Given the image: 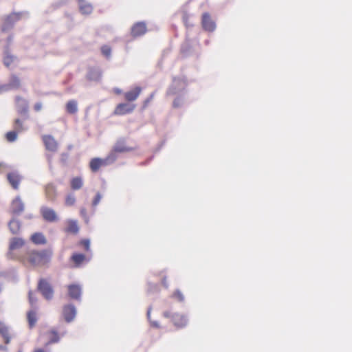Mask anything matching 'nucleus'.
Returning <instances> with one entry per match:
<instances>
[{
    "label": "nucleus",
    "mask_w": 352,
    "mask_h": 352,
    "mask_svg": "<svg viewBox=\"0 0 352 352\" xmlns=\"http://www.w3.org/2000/svg\"><path fill=\"white\" fill-rule=\"evenodd\" d=\"M52 251L45 249L42 250H29L18 256L17 260L24 265L32 267H44L50 262Z\"/></svg>",
    "instance_id": "1"
},
{
    "label": "nucleus",
    "mask_w": 352,
    "mask_h": 352,
    "mask_svg": "<svg viewBox=\"0 0 352 352\" xmlns=\"http://www.w3.org/2000/svg\"><path fill=\"white\" fill-rule=\"evenodd\" d=\"M116 160L114 155H110L105 159L99 157L92 158L89 162V168L93 173H96L99 170L101 167L106 166L111 162H113Z\"/></svg>",
    "instance_id": "2"
},
{
    "label": "nucleus",
    "mask_w": 352,
    "mask_h": 352,
    "mask_svg": "<svg viewBox=\"0 0 352 352\" xmlns=\"http://www.w3.org/2000/svg\"><path fill=\"white\" fill-rule=\"evenodd\" d=\"M37 289L46 300H51L53 298V288L46 279L41 278L38 280Z\"/></svg>",
    "instance_id": "3"
},
{
    "label": "nucleus",
    "mask_w": 352,
    "mask_h": 352,
    "mask_svg": "<svg viewBox=\"0 0 352 352\" xmlns=\"http://www.w3.org/2000/svg\"><path fill=\"white\" fill-rule=\"evenodd\" d=\"M163 316L165 318H170L172 322L177 328L184 327L188 324V319L183 314H175L172 315L170 311H164Z\"/></svg>",
    "instance_id": "4"
},
{
    "label": "nucleus",
    "mask_w": 352,
    "mask_h": 352,
    "mask_svg": "<svg viewBox=\"0 0 352 352\" xmlns=\"http://www.w3.org/2000/svg\"><path fill=\"white\" fill-rule=\"evenodd\" d=\"M63 335L64 333H59L55 328H52L47 330L43 333V336L47 340L45 346L59 342Z\"/></svg>",
    "instance_id": "5"
},
{
    "label": "nucleus",
    "mask_w": 352,
    "mask_h": 352,
    "mask_svg": "<svg viewBox=\"0 0 352 352\" xmlns=\"http://www.w3.org/2000/svg\"><path fill=\"white\" fill-rule=\"evenodd\" d=\"M25 245V241L22 238L14 237L10 241L9 251L8 256L10 258L17 259L18 256H15L14 251L22 248Z\"/></svg>",
    "instance_id": "6"
},
{
    "label": "nucleus",
    "mask_w": 352,
    "mask_h": 352,
    "mask_svg": "<svg viewBox=\"0 0 352 352\" xmlns=\"http://www.w3.org/2000/svg\"><path fill=\"white\" fill-rule=\"evenodd\" d=\"M201 25L206 32H212L216 28V23L208 12H204L201 16Z\"/></svg>",
    "instance_id": "7"
},
{
    "label": "nucleus",
    "mask_w": 352,
    "mask_h": 352,
    "mask_svg": "<svg viewBox=\"0 0 352 352\" xmlns=\"http://www.w3.org/2000/svg\"><path fill=\"white\" fill-rule=\"evenodd\" d=\"M135 109V104L130 103H120L118 104L114 111L113 115L116 116H123L132 113Z\"/></svg>",
    "instance_id": "8"
},
{
    "label": "nucleus",
    "mask_w": 352,
    "mask_h": 352,
    "mask_svg": "<svg viewBox=\"0 0 352 352\" xmlns=\"http://www.w3.org/2000/svg\"><path fill=\"white\" fill-rule=\"evenodd\" d=\"M42 140L45 149L48 151L55 153L58 151V143L53 136L50 135H44L42 137Z\"/></svg>",
    "instance_id": "9"
},
{
    "label": "nucleus",
    "mask_w": 352,
    "mask_h": 352,
    "mask_svg": "<svg viewBox=\"0 0 352 352\" xmlns=\"http://www.w3.org/2000/svg\"><path fill=\"white\" fill-rule=\"evenodd\" d=\"M41 213L43 218L48 222H54L58 221V217L54 210L48 207H42Z\"/></svg>",
    "instance_id": "10"
},
{
    "label": "nucleus",
    "mask_w": 352,
    "mask_h": 352,
    "mask_svg": "<svg viewBox=\"0 0 352 352\" xmlns=\"http://www.w3.org/2000/svg\"><path fill=\"white\" fill-rule=\"evenodd\" d=\"M63 231L67 234H77L79 232L78 221L74 219L66 220Z\"/></svg>",
    "instance_id": "11"
},
{
    "label": "nucleus",
    "mask_w": 352,
    "mask_h": 352,
    "mask_svg": "<svg viewBox=\"0 0 352 352\" xmlns=\"http://www.w3.org/2000/svg\"><path fill=\"white\" fill-rule=\"evenodd\" d=\"M146 32V25L144 22H138L131 28V35L138 37L144 35Z\"/></svg>",
    "instance_id": "12"
},
{
    "label": "nucleus",
    "mask_w": 352,
    "mask_h": 352,
    "mask_svg": "<svg viewBox=\"0 0 352 352\" xmlns=\"http://www.w3.org/2000/svg\"><path fill=\"white\" fill-rule=\"evenodd\" d=\"M63 314L65 320L69 322L74 320L76 316V308L72 305H67L64 306Z\"/></svg>",
    "instance_id": "13"
},
{
    "label": "nucleus",
    "mask_w": 352,
    "mask_h": 352,
    "mask_svg": "<svg viewBox=\"0 0 352 352\" xmlns=\"http://www.w3.org/2000/svg\"><path fill=\"white\" fill-rule=\"evenodd\" d=\"M24 210V204L20 197H16L11 204V212L13 214H19Z\"/></svg>",
    "instance_id": "14"
},
{
    "label": "nucleus",
    "mask_w": 352,
    "mask_h": 352,
    "mask_svg": "<svg viewBox=\"0 0 352 352\" xmlns=\"http://www.w3.org/2000/svg\"><path fill=\"white\" fill-rule=\"evenodd\" d=\"M142 92V88L140 87H135L133 89L124 93V99L127 102L135 101Z\"/></svg>",
    "instance_id": "15"
},
{
    "label": "nucleus",
    "mask_w": 352,
    "mask_h": 352,
    "mask_svg": "<svg viewBox=\"0 0 352 352\" xmlns=\"http://www.w3.org/2000/svg\"><path fill=\"white\" fill-rule=\"evenodd\" d=\"M68 294L71 298L78 300L81 295V287L76 284H72L67 286Z\"/></svg>",
    "instance_id": "16"
},
{
    "label": "nucleus",
    "mask_w": 352,
    "mask_h": 352,
    "mask_svg": "<svg viewBox=\"0 0 352 352\" xmlns=\"http://www.w3.org/2000/svg\"><path fill=\"white\" fill-rule=\"evenodd\" d=\"M7 179L12 187L17 190L19 188L21 177L16 173L12 172L7 175Z\"/></svg>",
    "instance_id": "17"
},
{
    "label": "nucleus",
    "mask_w": 352,
    "mask_h": 352,
    "mask_svg": "<svg viewBox=\"0 0 352 352\" xmlns=\"http://www.w3.org/2000/svg\"><path fill=\"white\" fill-rule=\"evenodd\" d=\"M0 335L4 340V342L8 344L10 343L12 336L9 327L3 322L0 321Z\"/></svg>",
    "instance_id": "18"
},
{
    "label": "nucleus",
    "mask_w": 352,
    "mask_h": 352,
    "mask_svg": "<svg viewBox=\"0 0 352 352\" xmlns=\"http://www.w3.org/2000/svg\"><path fill=\"white\" fill-rule=\"evenodd\" d=\"M101 72L95 68H90L87 74V79L89 81H99L101 78Z\"/></svg>",
    "instance_id": "19"
},
{
    "label": "nucleus",
    "mask_w": 352,
    "mask_h": 352,
    "mask_svg": "<svg viewBox=\"0 0 352 352\" xmlns=\"http://www.w3.org/2000/svg\"><path fill=\"white\" fill-rule=\"evenodd\" d=\"M79 5L80 12L82 14H90L93 11V7L90 3H88L85 0H77Z\"/></svg>",
    "instance_id": "20"
},
{
    "label": "nucleus",
    "mask_w": 352,
    "mask_h": 352,
    "mask_svg": "<svg viewBox=\"0 0 352 352\" xmlns=\"http://www.w3.org/2000/svg\"><path fill=\"white\" fill-rule=\"evenodd\" d=\"M71 261L74 263L76 267H78L85 261H88L89 259L82 254L74 253L71 256Z\"/></svg>",
    "instance_id": "21"
},
{
    "label": "nucleus",
    "mask_w": 352,
    "mask_h": 352,
    "mask_svg": "<svg viewBox=\"0 0 352 352\" xmlns=\"http://www.w3.org/2000/svg\"><path fill=\"white\" fill-rule=\"evenodd\" d=\"M30 240L36 245H45L47 243L45 236L41 232H35L32 234Z\"/></svg>",
    "instance_id": "22"
},
{
    "label": "nucleus",
    "mask_w": 352,
    "mask_h": 352,
    "mask_svg": "<svg viewBox=\"0 0 352 352\" xmlns=\"http://www.w3.org/2000/svg\"><path fill=\"white\" fill-rule=\"evenodd\" d=\"M45 195L50 201L55 200L56 197V188L54 185L49 184L46 185L45 188Z\"/></svg>",
    "instance_id": "23"
},
{
    "label": "nucleus",
    "mask_w": 352,
    "mask_h": 352,
    "mask_svg": "<svg viewBox=\"0 0 352 352\" xmlns=\"http://www.w3.org/2000/svg\"><path fill=\"white\" fill-rule=\"evenodd\" d=\"M8 228L12 234H16L21 230V223L19 220L13 218L9 222Z\"/></svg>",
    "instance_id": "24"
},
{
    "label": "nucleus",
    "mask_w": 352,
    "mask_h": 352,
    "mask_svg": "<svg viewBox=\"0 0 352 352\" xmlns=\"http://www.w3.org/2000/svg\"><path fill=\"white\" fill-rule=\"evenodd\" d=\"M71 188L73 190L80 189L83 186V181L80 177H73L70 181Z\"/></svg>",
    "instance_id": "25"
},
{
    "label": "nucleus",
    "mask_w": 352,
    "mask_h": 352,
    "mask_svg": "<svg viewBox=\"0 0 352 352\" xmlns=\"http://www.w3.org/2000/svg\"><path fill=\"white\" fill-rule=\"evenodd\" d=\"M27 319L30 328H33L37 321L36 312L34 310H30L27 314Z\"/></svg>",
    "instance_id": "26"
},
{
    "label": "nucleus",
    "mask_w": 352,
    "mask_h": 352,
    "mask_svg": "<svg viewBox=\"0 0 352 352\" xmlns=\"http://www.w3.org/2000/svg\"><path fill=\"white\" fill-rule=\"evenodd\" d=\"M66 111L69 114H74L78 111L77 102L74 100H71L66 104Z\"/></svg>",
    "instance_id": "27"
},
{
    "label": "nucleus",
    "mask_w": 352,
    "mask_h": 352,
    "mask_svg": "<svg viewBox=\"0 0 352 352\" xmlns=\"http://www.w3.org/2000/svg\"><path fill=\"white\" fill-rule=\"evenodd\" d=\"M20 85H21V82H20L19 78L16 75L12 74L10 76V79L9 83L8 85V87L10 88L18 89V88H19Z\"/></svg>",
    "instance_id": "28"
},
{
    "label": "nucleus",
    "mask_w": 352,
    "mask_h": 352,
    "mask_svg": "<svg viewBox=\"0 0 352 352\" xmlns=\"http://www.w3.org/2000/svg\"><path fill=\"white\" fill-rule=\"evenodd\" d=\"M76 203V197L74 194L69 193L67 195L65 199V204L67 206H72Z\"/></svg>",
    "instance_id": "29"
},
{
    "label": "nucleus",
    "mask_w": 352,
    "mask_h": 352,
    "mask_svg": "<svg viewBox=\"0 0 352 352\" xmlns=\"http://www.w3.org/2000/svg\"><path fill=\"white\" fill-rule=\"evenodd\" d=\"M19 132V131H17L16 130L8 132L6 134V140L10 142L15 141L17 138V135Z\"/></svg>",
    "instance_id": "30"
},
{
    "label": "nucleus",
    "mask_w": 352,
    "mask_h": 352,
    "mask_svg": "<svg viewBox=\"0 0 352 352\" xmlns=\"http://www.w3.org/2000/svg\"><path fill=\"white\" fill-rule=\"evenodd\" d=\"M14 56L7 54L3 58V64L6 67H9L14 61Z\"/></svg>",
    "instance_id": "31"
},
{
    "label": "nucleus",
    "mask_w": 352,
    "mask_h": 352,
    "mask_svg": "<svg viewBox=\"0 0 352 352\" xmlns=\"http://www.w3.org/2000/svg\"><path fill=\"white\" fill-rule=\"evenodd\" d=\"M101 52L105 57L109 58L111 56V48L109 45H104L101 47Z\"/></svg>",
    "instance_id": "32"
},
{
    "label": "nucleus",
    "mask_w": 352,
    "mask_h": 352,
    "mask_svg": "<svg viewBox=\"0 0 352 352\" xmlns=\"http://www.w3.org/2000/svg\"><path fill=\"white\" fill-rule=\"evenodd\" d=\"M172 298L177 299L179 302H182L184 300V295L179 290H176L172 294Z\"/></svg>",
    "instance_id": "33"
},
{
    "label": "nucleus",
    "mask_w": 352,
    "mask_h": 352,
    "mask_svg": "<svg viewBox=\"0 0 352 352\" xmlns=\"http://www.w3.org/2000/svg\"><path fill=\"white\" fill-rule=\"evenodd\" d=\"M80 244L83 247L84 250L89 252L90 250V242L88 239H82L80 241Z\"/></svg>",
    "instance_id": "34"
},
{
    "label": "nucleus",
    "mask_w": 352,
    "mask_h": 352,
    "mask_svg": "<svg viewBox=\"0 0 352 352\" xmlns=\"http://www.w3.org/2000/svg\"><path fill=\"white\" fill-rule=\"evenodd\" d=\"M14 127L15 130H16L17 131H22L23 130V123L21 122V120H20L19 119L15 120Z\"/></svg>",
    "instance_id": "35"
},
{
    "label": "nucleus",
    "mask_w": 352,
    "mask_h": 352,
    "mask_svg": "<svg viewBox=\"0 0 352 352\" xmlns=\"http://www.w3.org/2000/svg\"><path fill=\"white\" fill-rule=\"evenodd\" d=\"M154 93L151 94L144 101L143 103V108H146L148 104L152 101L154 98Z\"/></svg>",
    "instance_id": "36"
},
{
    "label": "nucleus",
    "mask_w": 352,
    "mask_h": 352,
    "mask_svg": "<svg viewBox=\"0 0 352 352\" xmlns=\"http://www.w3.org/2000/svg\"><path fill=\"white\" fill-rule=\"evenodd\" d=\"M114 151L118 153H123L131 151V148L126 147L116 146Z\"/></svg>",
    "instance_id": "37"
},
{
    "label": "nucleus",
    "mask_w": 352,
    "mask_h": 352,
    "mask_svg": "<svg viewBox=\"0 0 352 352\" xmlns=\"http://www.w3.org/2000/svg\"><path fill=\"white\" fill-rule=\"evenodd\" d=\"M29 301L32 305L35 303L36 301V298L34 296V294L32 292H29Z\"/></svg>",
    "instance_id": "38"
},
{
    "label": "nucleus",
    "mask_w": 352,
    "mask_h": 352,
    "mask_svg": "<svg viewBox=\"0 0 352 352\" xmlns=\"http://www.w3.org/2000/svg\"><path fill=\"white\" fill-rule=\"evenodd\" d=\"M101 196L99 193H98L93 200V205L96 206L100 201Z\"/></svg>",
    "instance_id": "39"
},
{
    "label": "nucleus",
    "mask_w": 352,
    "mask_h": 352,
    "mask_svg": "<svg viewBox=\"0 0 352 352\" xmlns=\"http://www.w3.org/2000/svg\"><path fill=\"white\" fill-rule=\"evenodd\" d=\"M182 100L179 98H175L173 101V107H179L181 105Z\"/></svg>",
    "instance_id": "40"
},
{
    "label": "nucleus",
    "mask_w": 352,
    "mask_h": 352,
    "mask_svg": "<svg viewBox=\"0 0 352 352\" xmlns=\"http://www.w3.org/2000/svg\"><path fill=\"white\" fill-rule=\"evenodd\" d=\"M34 109L36 111H39L42 109V104L41 102H37L34 104Z\"/></svg>",
    "instance_id": "41"
},
{
    "label": "nucleus",
    "mask_w": 352,
    "mask_h": 352,
    "mask_svg": "<svg viewBox=\"0 0 352 352\" xmlns=\"http://www.w3.org/2000/svg\"><path fill=\"white\" fill-rule=\"evenodd\" d=\"M33 352H48L45 349L37 347L34 349Z\"/></svg>",
    "instance_id": "42"
},
{
    "label": "nucleus",
    "mask_w": 352,
    "mask_h": 352,
    "mask_svg": "<svg viewBox=\"0 0 352 352\" xmlns=\"http://www.w3.org/2000/svg\"><path fill=\"white\" fill-rule=\"evenodd\" d=\"M115 93L117 94H120L122 93V91L120 89H115Z\"/></svg>",
    "instance_id": "43"
},
{
    "label": "nucleus",
    "mask_w": 352,
    "mask_h": 352,
    "mask_svg": "<svg viewBox=\"0 0 352 352\" xmlns=\"http://www.w3.org/2000/svg\"><path fill=\"white\" fill-rule=\"evenodd\" d=\"M80 213H81L82 215L85 214V213H86V210H85V209H82V210H80Z\"/></svg>",
    "instance_id": "44"
},
{
    "label": "nucleus",
    "mask_w": 352,
    "mask_h": 352,
    "mask_svg": "<svg viewBox=\"0 0 352 352\" xmlns=\"http://www.w3.org/2000/svg\"><path fill=\"white\" fill-rule=\"evenodd\" d=\"M150 315H151V309H149L147 311V316L148 318H150Z\"/></svg>",
    "instance_id": "45"
},
{
    "label": "nucleus",
    "mask_w": 352,
    "mask_h": 352,
    "mask_svg": "<svg viewBox=\"0 0 352 352\" xmlns=\"http://www.w3.org/2000/svg\"><path fill=\"white\" fill-rule=\"evenodd\" d=\"M16 100L17 101L23 100V98H22L21 97H20V96H18V97H16Z\"/></svg>",
    "instance_id": "46"
},
{
    "label": "nucleus",
    "mask_w": 352,
    "mask_h": 352,
    "mask_svg": "<svg viewBox=\"0 0 352 352\" xmlns=\"http://www.w3.org/2000/svg\"><path fill=\"white\" fill-rule=\"evenodd\" d=\"M152 325L154 327H158V324L155 322H153Z\"/></svg>",
    "instance_id": "47"
},
{
    "label": "nucleus",
    "mask_w": 352,
    "mask_h": 352,
    "mask_svg": "<svg viewBox=\"0 0 352 352\" xmlns=\"http://www.w3.org/2000/svg\"><path fill=\"white\" fill-rule=\"evenodd\" d=\"M4 349H6V348L0 345V350H4Z\"/></svg>",
    "instance_id": "48"
},
{
    "label": "nucleus",
    "mask_w": 352,
    "mask_h": 352,
    "mask_svg": "<svg viewBox=\"0 0 352 352\" xmlns=\"http://www.w3.org/2000/svg\"><path fill=\"white\" fill-rule=\"evenodd\" d=\"M62 156H63V157H67V154H62Z\"/></svg>",
    "instance_id": "49"
},
{
    "label": "nucleus",
    "mask_w": 352,
    "mask_h": 352,
    "mask_svg": "<svg viewBox=\"0 0 352 352\" xmlns=\"http://www.w3.org/2000/svg\"><path fill=\"white\" fill-rule=\"evenodd\" d=\"M2 30H3V31H5V30H6V28H3Z\"/></svg>",
    "instance_id": "50"
},
{
    "label": "nucleus",
    "mask_w": 352,
    "mask_h": 352,
    "mask_svg": "<svg viewBox=\"0 0 352 352\" xmlns=\"http://www.w3.org/2000/svg\"><path fill=\"white\" fill-rule=\"evenodd\" d=\"M19 352H22V351H19Z\"/></svg>",
    "instance_id": "51"
}]
</instances>
